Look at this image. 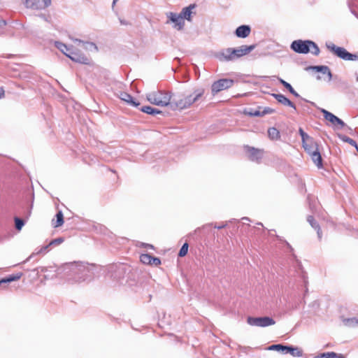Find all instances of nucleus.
<instances>
[{
  "mask_svg": "<svg viewBox=\"0 0 358 358\" xmlns=\"http://www.w3.org/2000/svg\"><path fill=\"white\" fill-rule=\"evenodd\" d=\"M67 57L71 60L80 64H87L90 62V59L85 55L76 50L73 47L70 52H69V55H67Z\"/></svg>",
  "mask_w": 358,
  "mask_h": 358,
  "instance_id": "obj_11",
  "label": "nucleus"
},
{
  "mask_svg": "<svg viewBox=\"0 0 358 358\" xmlns=\"http://www.w3.org/2000/svg\"><path fill=\"white\" fill-rule=\"evenodd\" d=\"M339 138L342 140L343 142L348 143L351 145L356 148V149L358 150V145L355 140L352 138H350V137L345 136V135H339Z\"/></svg>",
  "mask_w": 358,
  "mask_h": 358,
  "instance_id": "obj_30",
  "label": "nucleus"
},
{
  "mask_svg": "<svg viewBox=\"0 0 358 358\" xmlns=\"http://www.w3.org/2000/svg\"><path fill=\"white\" fill-rule=\"evenodd\" d=\"M161 264V260L158 257H152L150 265L159 266Z\"/></svg>",
  "mask_w": 358,
  "mask_h": 358,
  "instance_id": "obj_44",
  "label": "nucleus"
},
{
  "mask_svg": "<svg viewBox=\"0 0 358 358\" xmlns=\"http://www.w3.org/2000/svg\"><path fill=\"white\" fill-rule=\"evenodd\" d=\"M25 6L32 10H44L51 5V0H24Z\"/></svg>",
  "mask_w": 358,
  "mask_h": 358,
  "instance_id": "obj_8",
  "label": "nucleus"
},
{
  "mask_svg": "<svg viewBox=\"0 0 358 358\" xmlns=\"http://www.w3.org/2000/svg\"><path fill=\"white\" fill-rule=\"evenodd\" d=\"M94 266L85 263H71L58 269V274L64 272L67 274L69 283H81L90 281L94 275Z\"/></svg>",
  "mask_w": 358,
  "mask_h": 358,
  "instance_id": "obj_1",
  "label": "nucleus"
},
{
  "mask_svg": "<svg viewBox=\"0 0 358 358\" xmlns=\"http://www.w3.org/2000/svg\"><path fill=\"white\" fill-rule=\"evenodd\" d=\"M20 275H10L7 278L0 280V285H1L2 284H4V283H8V282H11L13 281L17 280L20 279Z\"/></svg>",
  "mask_w": 358,
  "mask_h": 358,
  "instance_id": "obj_32",
  "label": "nucleus"
},
{
  "mask_svg": "<svg viewBox=\"0 0 358 358\" xmlns=\"http://www.w3.org/2000/svg\"><path fill=\"white\" fill-rule=\"evenodd\" d=\"M288 352L293 357H300L303 355V350L298 347L288 346L286 353Z\"/></svg>",
  "mask_w": 358,
  "mask_h": 358,
  "instance_id": "obj_23",
  "label": "nucleus"
},
{
  "mask_svg": "<svg viewBox=\"0 0 358 358\" xmlns=\"http://www.w3.org/2000/svg\"><path fill=\"white\" fill-rule=\"evenodd\" d=\"M302 144H303V147L304 150L308 154H310L313 152H314L318 149L317 143L313 141V138L310 139V141H308V142L307 141L305 143H302Z\"/></svg>",
  "mask_w": 358,
  "mask_h": 358,
  "instance_id": "obj_18",
  "label": "nucleus"
},
{
  "mask_svg": "<svg viewBox=\"0 0 358 358\" xmlns=\"http://www.w3.org/2000/svg\"><path fill=\"white\" fill-rule=\"evenodd\" d=\"M147 100L152 104L158 106H169L171 109V94L169 92L157 90L146 94Z\"/></svg>",
  "mask_w": 358,
  "mask_h": 358,
  "instance_id": "obj_4",
  "label": "nucleus"
},
{
  "mask_svg": "<svg viewBox=\"0 0 358 358\" xmlns=\"http://www.w3.org/2000/svg\"><path fill=\"white\" fill-rule=\"evenodd\" d=\"M120 98L122 101L129 103L130 105H131L133 106H138L139 105V103L136 102L134 100L133 97L129 94H128L127 92H122L120 95Z\"/></svg>",
  "mask_w": 358,
  "mask_h": 358,
  "instance_id": "obj_20",
  "label": "nucleus"
},
{
  "mask_svg": "<svg viewBox=\"0 0 358 358\" xmlns=\"http://www.w3.org/2000/svg\"><path fill=\"white\" fill-rule=\"evenodd\" d=\"M2 24L6 25V22L4 20H0V26Z\"/></svg>",
  "mask_w": 358,
  "mask_h": 358,
  "instance_id": "obj_50",
  "label": "nucleus"
},
{
  "mask_svg": "<svg viewBox=\"0 0 358 358\" xmlns=\"http://www.w3.org/2000/svg\"><path fill=\"white\" fill-rule=\"evenodd\" d=\"M51 245H49V243L45 246H43L41 247L39 250H36V252H34L28 259L27 261H28L30 258H31V257L34 255H38V254H41V253H46L48 250H49V248L50 247Z\"/></svg>",
  "mask_w": 358,
  "mask_h": 358,
  "instance_id": "obj_35",
  "label": "nucleus"
},
{
  "mask_svg": "<svg viewBox=\"0 0 358 358\" xmlns=\"http://www.w3.org/2000/svg\"><path fill=\"white\" fill-rule=\"evenodd\" d=\"M326 46L328 50L333 52L338 57L345 61H357L358 55L348 52L344 48L336 46L331 42L327 43Z\"/></svg>",
  "mask_w": 358,
  "mask_h": 358,
  "instance_id": "obj_5",
  "label": "nucleus"
},
{
  "mask_svg": "<svg viewBox=\"0 0 358 358\" xmlns=\"http://www.w3.org/2000/svg\"><path fill=\"white\" fill-rule=\"evenodd\" d=\"M273 112V110L270 108H266L263 112H262V115H266V114H270V113H272Z\"/></svg>",
  "mask_w": 358,
  "mask_h": 358,
  "instance_id": "obj_46",
  "label": "nucleus"
},
{
  "mask_svg": "<svg viewBox=\"0 0 358 358\" xmlns=\"http://www.w3.org/2000/svg\"><path fill=\"white\" fill-rule=\"evenodd\" d=\"M217 58L221 62H228L234 60V57L232 52V48H229L222 50L219 52L217 55Z\"/></svg>",
  "mask_w": 358,
  "mask_h": 358,
  "instance_id": "obj_14",
  "label": "nucleus"
},
{
  "mask_svg": "<svg viewBox=\"0 0 358 358\" xmlns=\"http://www.w3.org/2000/svg\"><path fill=\"white\" fill-rule=\"evenodd\" d=\"M168 20L167 24L171 22L173 24V27L178 31L183 29L185 27V21L182 20V17L178 13L169 12L166 13Z\"/></svg>",
  "mask_w": 358,
  "mask_h": 358,
  "instance_id": "obj_9",
  "label": "nucleus"
},
{
  "mask_svg": "<svg viewBox=\"0 0 358 358\" xmlns=\"http://www.w3.org/2000/svg\"><path fill=\"white\" fill-rule=\"evenodd\" d=\"M226 226H227V224H222V225H216V224H215L214 227L216 228V229H220L224 228Z\"/></svg>",
  "mask_w": 358,
  "mask_h": 358,
  "instance_id": "obj_47",
  "label": "nucleus"
},
{
  "mask_svg": "<svg viewBox=\"0 0 358 358\" xmlns=\"http://www.w3.org/2000/svg\"><path fill=\"white\" fill-rule=\"evenodd\" d=\"M319 72L322 73V74H327L329 77V80L332 78V73L327 66H322Z\"/></svg>",
  "mask_w": 358,
  "mask_h": 358,
  "instance_id": "obj_37",
  "label": "nucleus"
},
{
  "mask_svg": "<svg viewBox=\"0 0 358 358\" xmlns=\"http://www.w3.org/2000/svg\"><path fill=\"white\" fill-rule=\"evenodd\" d=\"M304 283L306 285L307 282L305 280ZM307 291H308V288L306 287V292H307Z\"/></svg>",
  "mask_w": 358,
  "mask_h": 358,
  "instance_id": "obj_53",
  "label": "nucleus"
},
{
  "mask_svg": "<svg viewBox=\"0 0 358 358\" xmlns=\"http://www.w3.org/2000/svg\"><path fill=\"white\" fill-rule=\"evenodd\" d=\"M188 247L187 243H184L179 251L178 256L181 257L185 256L188 251Z\"/></svg>",
  "mask_w": 358,
  "mask_h": 358,
  "instance_id": "obj_38",
  "label": "nucleus"
},
{
  "mask_svg": "<svg viewBox=\"0 0 358 358\" xmlns=\"http://www.w3.org/2000/svg\"><path fill=\"white\" fill-rule=\"evenodd\" d=\"M287 347H288L287 345H282V344H275V345H270L268 348V350H276V351H278V352H282L283 353H286L287 350Z\"/></svg>",
  "mask_w": 358,
  "mask_h": 358,
  "instance_id": "obj_28",
  "label": "nucleus"
},
{
  "mask_svg": "<svg viewBox=\"0 0 358 358\" xmlns=\"http://www.w3.org/2000/svg\"><path fill=\"white\" fill-rule=\"evenodd\" d=\"M141 111L143 112V113H145L147 114H149V115H155L157 114H161L162 113V111L157 109V108H152L151 106H143L141 108Z\"/></svg>",
  "mask_w": 358,
  "mask_h": 358,
  "instance_id": "obj_25",
  "label": "nucleus"
},
{
  "mask_svg": "<svg viewBox=\"0 0 358 358\" xmlns=\"http://www.w3.org/2000/svg\"><path fill=\"white\" fill-rule=\"evenodd\" d=\"M273 96L275 99L280 103L284 106H288L296 109L295 105L287 97H285L283 94H273Z\"/></svg>",
  "mask_w": 358,
  "mask_h": 358,
  "instance_id": "obj_17",
  "label": "nucleus"
},
{
  "mask_svg": "<svg viewBox=\"0 0 358 358\" xmlns=\"http://www.w3.org/2000/svg\"><path fill=\"white\" fill-rule=\"evenodd\" d=\"M247 322L251 326L259 327H266L275 324V322L273 318L267 316L258 317H248Z\"/></svg>",
  "mask_w": 358,
  "mask_h": 358,
  "instance_id": "obj_6",
  "label": "nucleus"
},
{
  "mask_svg": "<svg viewBox=\"0 0 358 358\" xmlns=\"http://www.w3.org/2000/svg\"><path fill=\"white\" fill-rule=\"evenodd\" d=\"M55 45L58 50H59L66 56H67V55H69V52H70V51L73 48V46H67L66 44H64L62 42H59V41H56L55 43Z\"/></svg>",
  "mask_w": 358,
  "mask_h": 358,
  "instance_id": "obj_21",
  "label": "nucleus"
},
{
  "mask_svg": "<svg viewBox=\"0 0 358 358\" xmlns=\"http://www.w3.org/2000/svg\"><path fill=\"white\" fill-rule=\"evenodd\" d=\"M248 115L252 117H259L262 116V112L257 110H252L250 112L248 113Z\"/></svg>",
  "mask_w": 358,
  "mask_h": 358,
  "instance_id": "obj_41",
  "label": "nucleus"
},
{
  "mask_svg": "<svg viewBox=\"0 0 358 358\" xmlns=\"http://www.w3.org/2000/svg\"><path fill=\"white\" fill-rule=\"evenodd\" d=\"M63 242H64V238L62 237H59V238L52 240L49 243V245H51V246L59 245L61 243H62Z\"/></svg>",
  "mask_w": 358,
  "mask_h": 358,
  "instance_id": "obj_40",
  "label": "nucleus"
},
{
  "mask_svg": "<svg viewBox=\"0 0 358 358\" xmlns=\"http://www.w3.org/2000/svg\"><path fill=\"white\" fill-rule=\"evenodd\" d=\"M38 17L45 22H49L50 21V15L49 14L41 13L38 15Z\"/></svg>",
  "mask_w": 358,
  "mask_h": 358,
  "instance_id": "obj_42",
  "label": "nucleus"
},
{
  "mask_svg": "<svg viewBox=\"0 0 358 358\" xmlns=\"http://www.w3.org/2000/svg\"><path fill=\"white\" fill-rule=\"evenodd\" d=\"M118 0H113V5H115Z\"/></svg>",
  "mask_w": 358,
  "mask_h": 358,
  "instance_id": "obj_52",
  "label": "nucleus"
},
{
  "mask_svg": "<svg viewBox=\"0 0 358 358\" xmlns=\"http://www.w3.org/2000/svg\"><path fill=\"white\" fill-rule=\"evenodd\" d=\"M251 29L249 25L239 26L235 31V34L238 38H246L250 34Z\"/></svg>",
  "mask_w": 358,
  "mask_h": 358,
  "instance_id": "obj_16",
  "label": "nucleus"
},
{
  "mask_svg": "<svg viewBox=\"0 0 358 358\" xmlns=\"http://www.w3.org/2000/svg\"><path fill=\"white\" fill-rule=\"evenodd\" d=\"M286 244H287V245L289 248H291V246H290V245H289L288 243H286Z\"/></svg>",
  "mask_w": 358,
  "mask_h": 358,
  "instance_id": "obj_54",
  "label": "nucleus"
},
{
  "mask_svg": "<svg viewBox=\"0 0 358 358\" xmlns=\"http://www.w3.org/2000/svg\"><path fill=\"white\" fill-rule=\"evenodd\" d=\"M141 262L145 264H150L152 256L149 254H143L140 257Z\"/></svg>",
  "mask_w": 358,
  "mask_h": 358,
  "instance_id": "obj_34",
  "label": "nucleus"
},
{
  "mask_svg": "<svg viewBox=\"0 0 358 358\" xmlns=\"http://www.w3.org/2000/svg\"><path fill=\"white\" fill-rule=\"evenodd\" d=\"M245 150L248 154V158L253 162L259 163L264 155V150L250 146H245Z\"/></svg>",
  "mask_w": 358,
  "mask_h": 358,
  "instance_id": "obj_10",
  "label": "nucleus"
},
{
  "mask_svg": "<svg viewBox=\"0 0 358 358\" xmlns=\"http://www.w3.org/2000/svg\"><path fill=\"white\" fill-rule=\"evenodd\" d=\"M203 89L197 88L194 90L192 94L187 95L179 99H173L171 103V110H182L190 107L203 96Z\"/></svg>",
  "mask_w": 358,
  "mask_h": 358,
  "instance_id": "obj_2",
  "label": "nucleus"
},
{
  "mask_svg": "<svg viewBox=\"0 0 358 358\" xmlns=\"http://www.w3.org/2000/svg\"><path fill=\"white\" fill-rule=\"evenodd\" d=\"M344 324L350 327H354L358 326V319L357 318H349L344 320Z\"/></svg>",
  "mask_w": 358,
  "mask_h": 358,
  "instance_id": "obj_33",
  "label": "nucleus"
},
{
  "mask_svg": "<svg viewBox=\"0 0 358 358\" xmlns=\"http://www.w3.org/2000/svg\"><path fill=\"white\" fill-rule=\"evenodd\" d=\"M255 48V45H241L237 48H232V52L234 57V60L248 55L251 51H252Z\"/></svg>",
  "mask_w": 358,
  "mask_h": 358,
  "instance_id": "obj_12",
  "label": "nucleus"
},
{
  "mask_svg": "<svg viewBox=\"0 0 358 358\" xmlns=\"http://www.w3.org/2000/svg\"><path fill=\"white\" fill-rule=\"evenodd\" d=\"M313 162L315 163V164L318 167V168H320L322 167V157H321V155L320 153V152L318 151V149L316 150L315 151L313 152L312 153L309 154Z\"/></svg>",
  "mask_w": 358,
  "mask_h": 358,
  "instance_id": "obj_19",
  "label": "nucleus"
},
{
  "mask_svg": "<svg viewBox=\"0 0 358 358\" xmlns=\"http://www.w3.org/2000/svg\"><path fill=\"white\" fill-rule=\"evenodd\" d=\"M4 96V90L3 88H0V99Z\"/></svg>",
  "mask_w": 358,
  "mask_h": 358,
  "instance_id": "obj_48",
  "label": "nucleus"
},
{
  "mask_svg": "<svg viewBox=\"0 0 358 358\" xmlns=\"http://www.w3.org/2000/svg\"><path fill=\"white\" fill-rule=\"evenodd\" d=\"M268 137L270 138V139H271L273 141L278 140L280 137L279 131L274 127H271V128L268 129Z\"/></svg>",
  "mask_w": 358,
  "mask_h": 358,
  "instance_id": "obj_27",
  "label": "nucleus"
},
{
  "mask_svg": "<svg viewBox=\"0 0 358 358\" xmlns=\"http://www.w3.org/2000/svg\"><path fill=\"white\" fill-rule=\"evenodd\" d=\"M280 83L287 89L288 90L290 93H292L294 96L298 97L299 96V94L294 90V88L292 87V85L288 83L287 82L283 80L282 79L280 80Z\"/></svg>",
  "mask_w": 358,
  "mask_h": 358,
  "instance_id": "obj_29",
  "label": "nucleus"
},
{
  "mask_svg": "<svg viewBox=\"0 0 358 358\" xmlns=\"http://www.w3.org/2000/svg\"><path fill=\"white\" fill-rule=\"evenodd\" d=\"M56 222L54 224V227H59L64 224V215L62 211H59L56 214Z\"/></svg>",
  "mask_w": 358,
  "mask_h": 358,
  "instance_id": "obj_31",
  "label": "nucleus"
},
{
  "mask_svg": "<svg viewBox=\"0 0 358 358\" xmlns=\"http://www.w3.org/2000/svg\"><path fill=\"white\" fill-rule=\"evenodd\" d=\"M315 358H344L342 354H337L334 352H324L315 357Z\"/></svg>",
  "mask_w": 358,
  "mask_h": 358,
  "instance_id": "obj_24",
  "label": "nucleus"
},
{
  "mask_svg": "<svg viewBox=\"0 0 358 358\" xmlns=\"http://www.w3.org/2000/svg\"><path fill=\"white\" fill-rule=\"evenodd\" d=\"M290 47L294 52L299 54H307L310 52L313 55L317 56L320 52L317 45L310 40L294 41Z\"/></svg>",
  "mask_w": 358,
  "mask_h": 358,
  "instance_id": "obj_3",
  "label": "nucleus"
},
{
  "mask_svg": "<svg viewBox=\"0 0 358 358\" xmlns=\"http://www.w3.org/2000/svg\"><path fill=\"white\" fill-rule=\"evenodd\" d=\"M72 41H73L78 47L87 51H96L97 47L92 42L83 41L78 38L71 37Z\"/></svg>",
  "mask_w": 358,
  "mask_h": 358,
  "instance_id": "obj_13",
  "label": "nucleus"
},
{
  "mask_svg": "<svg viewBox=\"0 0 358 358\" xmlns=\"http://www.w3.org/2000/svg\"><path fill=\"white\" fill-rule=\"evenodd\" d=\"M336 124H338L340 128H343L345 126V122L338 117L337 118V121H336Z\"/></svg>",
  "mask_w": 358,
  "mask_h": 358,
  "instance_id": "obj_45",
  "label": "nucleus"
},
{
  "mask_svg": "<svg viewBox=\"0 0 358 358\" xmlns=\"http://www.w3.org/2000/svg\"><path fill=\"white\" fill-rule=\"evenodd\" d=\"M143 245L147 248H153V246L152 245L148 244V243H143Z\"/></svg>",
  "mask_w": 358,
  "mask_h": 358,
  "instance_id": "obj_49",
  "label": "nucleus"
},
{
  "mask_svg": "<svg viewBox=\"0 0 358 358\" xmlns=\"http://www.w3.org/2000/svg\"><path fill=\"white\" fill-rule=\"evenodd\" d=\"M322 113H323L324 117L327 120L329 121L330 122H331L334 124H336V121H337L338 117H336L333 113H331L324 109L322 110Z\"/></svg>",
  "mask_w": 358,
  "mask_h": 358,
  "instance_id": "obj_26",
  "label": "nucleus"
},
{
  "mask_svg": "<svg viewBox=\"0 0 358 358\" xmlns=\"http://www.w3.org/2000/svg\"><path fill=\"white\" fill-rule=\"evenodd\" d=\"M307 221L310 223L313 228L317 230L318 238L320 239L322 237V232L318 223L315 221L314 217L311 215H309L307 217Z\"/></svg>",
  "mask_w": 358,
  "mask_h": 358,
  "instance_id": "obj_22",
  "label": "nucleus"
},
{
  "mask_svg": "<svg viewBox=\"0 0 358 358\" xmlns=\"http://www.w3.org/2000/svg\"><path fill=\"white\" fill-rule=\"evenodd\" d=\"M15 224L16 229L20 231L22 229V227L24 226V222L22 219H20L19 217H15Z\"/></svg>",
  "mask_w": 358,
  "mask_h": 358,
  "instance_id": "obj_39",
  "label": "nucleus"
},
{
  "mask_svg": "<svg viewBox=\"0 0 358 358\" xmlns=\"http://www.w3.org/2000/svg\"><path fill=\"white\" fill-rule=\"evenodd\" d=\"M351 12H352V13H353V14L355 15V16L356 17H357V18H358V14H357V13H355L354 10H351Z\"/></svg>",
  "mask_w": 358,
  "mask_h": 358,
  "instance_id": "obj_51",
  "label": "nucleus"
},
{
  "mask_svg": "<svg viewBox=\"0 0 358 358\" xmlns=\"http://www.w3.org/2000/svg\"><path fill=\"white\" fill-rule=\"evenodd\" d=\"M243 220H248V217H243Z\"/></svg>",
  "mask_w": 358,
  "mask_h": 358,
  "instance_id": "obj_55",
  "label": "nucleus"
},
{
  "mask_svg": "<svg viewBox=\"0 0 358 358\" xmlns=\"http://www.w3.org/2000/svg\"><path fill=\"white\" fill-rule=\"evenodd\" d=\"M234 83V80L223 78L215 81L211 85V91L213 94H215L222 90L230 88Z\"/></svg>",
  "mask_w": 358,
  "mask_h": 358,
  "instance_id": "obj_7",
  "label": "nucleus"
},
{
  "mask_svg": "<svg viewBox=\"0 0 358 358\" xmlns=\"http://www.w3.org/2000/svg\"><path fill=\"white\" fill-rule=\"evenodd\" d=\"M196 8L195 4H190L187 7H185L182 9L181 12L178 13L180 16L182 17V20L185 21V20H187L188 21H192V15L193 13L195 14L193 10Z\"/></svg>",
  "mask_w": 358,
  "mask_h": 358,
  "instance_id": "obj_15",
  "label": "nucleus"
},
{
  "mask_svg": "<svg viewBox=\"0 0 358 358\" xmlns=\"http://www.w3.org/2000/svg\"><path fill=\"white\" fill-rule=\"evenodd\" d=\"M299 132L302 139V143H305L307 141L308 142V141H310V140L312 139L309 135L304 132L302 128H299Z\"/></svg>",
  "mask_w": 358,
  "mask_h": 358,
  "instance_id": "obj_36",
  "label": "nucleus"
},
{
  "mask_svg": "<svg viewBox=\"0 0 358 358\" xmlns=\"http://www.w3.org/2000/svg\"><path fill=\"white\" fill-rule=\"evenodd\" d=\"M322 66H310L306 68V71L313 70L319 72Z\"/></svg>",
  "mask_w": 358,
  "mask_h": 358,
  "instance_id": "obj_43",
  "label": "nucleus"
}]
</instances>
